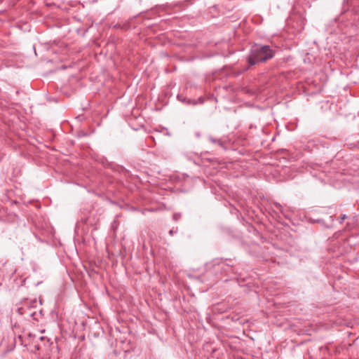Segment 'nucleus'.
Returning <instances> with one entry per match:
<instances>
[{"label": "nucleus", "instance_id": "f257e3e1", "mask_svg": "<svg viewBox=\"0 0 359 359\" xmlns=\"http://www.w3.org/2000/svg\"><path fill=\"white\" fill-rule=\"evenodd\" d=\"M273 56L274 51L269 46H255L248 57V62L250 66H253L258 62L270 60Z\"/></svg>", "mask_w": 359, "mask_h": 359}, {"label": "nucleus", "instance_id": "0eeeda50", "mask_svg": "<svg viewBox=\"0 0 359 359\" xmlns=\"http://www.w3.org/2000/svg\"><path fill=\"white\" fill-rule=\"evenodd\" d=\"M173 217L177 218V216H175V215H173Z\"/></svg>", "mask_w": 359, "mask_h": 359}, {"label": "nucleus", "instance_id": "39448f33", "mask_svg": "<svg viewBox=\"0 0 359 359\" xmlns=\"http://www.w3.org/2000/svg\"><path fill=\"white\" fill-rule=\"evenodd\" d=\"M346 218V215H342L341 217V220H340V223H342V222Z\"/></svg>", "mask_w": 359, "mask_h": 359}, {"label": "nucleus", "instance_id": "f03ea898", "mask_svg": "<svg viewBox=\"0 0 359 359\" xmlns=\"http://www.w3.org/2000/svg\"><path fill=\"white\" fill-rule=\"evenodd\" d=\"M34 347L36 351H38V355L42 359H58L57 347L50 344L47 338L39 337L36 340Z\"/></svg>", "mask_w": 359, "mask_h": 359}, {"label": "nucleus", "instance_id": "7ed1b4c3", "mask_svg": "<svg viewBox=\"0 0 359 359\" xmlns=\"http://www.w3.org/2000/svg\"><path fill=\"white\" fill-rule=\"evenodd\" d=\"M209 140H210V141L211 142L217 144L220 147L225 148L224 142L221 139H216V138H214V137H210Z\"/></svg>", "mask_w": 359, "mask_h": 359}, {"label": "nucleus", "instance_id": "423d86ee", "mask_svg": "<svg viewBox=\"0 0 359 359\" xmlns=\"http://www.w3.org/2000/svg\"><path fill=\"white\" fill-rule=\"evenodd\" d=\"M175 231L173 229L170 230L169 233L170 235L172 236L174 234Z\"/></svg>", "mask_w": 359, "mask_h": 359}, {"label": "nucleus", "instance_id": "20e7f679", "mask_svg": "<svg viewBox=\"0 0 359 359\" xmlns=\"http://www.w3.org/2000/svg\"><path fill=\"white\" fill-rule=\"evenodd\" d=\"M274 206L278 209L280 211H282V208L283 207L281 206L280 204L278 203H274Z\"/></svg>", "mask_w": 359, "mask_h": 359}, {"label": "nucleus", "instance_id": "6e6552de", "mask_svg": "<svg viewBox=\"0 0 359 359\" xmlns=\"http://www.w3.org/2000/svg\"><path fill=\"white\" fill-rule=\"evenodd\" d=\"M173 217L177 218V216H175V215H173Z\"/></svg>", "mask_w": 359, "mask_h": 359}]
</instances>
